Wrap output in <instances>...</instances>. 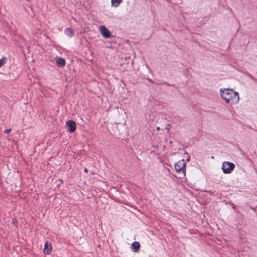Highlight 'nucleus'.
<instances>
[{
    "instance_id": "1",
    "label": "nucleus",
    "mask_w": 257,
    "mask_h": 257,
    "mask_svg": "<svg viewBox=\"0 0 257 257\" xmlns=\"http://www.w3.org/2000/svg\"><path fill=\"white\" fill-rule=\"evenodd\" d=\"M220 95L221 98L230 105L235 104L239 101L238 93L232 89H224L223 90L220 89Z\"/></svg>"
},
{
    "instance_id": "2",
    "label": "nucleus",
    "mask_w": 257,
    "mask_h": 257,
    "mask_svg": "<svg viewBox=\"0 0 257 257\" xmlns=\"http://www.w3.org/2000/svg\"><path fill=\"white\" fill-rule=\"evenodd\" d=\"M185 166L186 163L185 162L184 159H182L176 163L175 164L174 167L175 170L177 173H179L182 172L184 176H185L186 172Z\"/></svg>"
},
{
    "instance_id": "3",
    "label": "nucleus",
    "mask_w": 257,
    "mask_h": 257,
    "mask_svg": "<svg viewBox=\"0 0 257 257\" xmlns=\"http://www.w3.org/2000/svg\"><path fill=\"white\" fill-rule=\"evenodd\" d=\"M235 165L231 162H224L222 163V169L224 174H230L234 170Z\"/></svg>"
},
{
    "instance_id": "4",
    "label": "nucleus",
    "mask_w": 257,
    "mask_h": 257,
    "mask_svg": "<svg viewBox=\"0 0 257 257\" xmlns=\"http://www.w3.org/2000/svg\"><path fill=\"white\" fill-rule=\"evenodd\" d=\"M66 126L68 131L70 133H72L76 131V123L74 120H69L66 122Z\"/></svg>"
},
{
    "instance_id": "5",
    "label": "nucleus",
    "mask_w": 257,
    "mask_h": 257,
    "mask_svg": "<svg viewBox=\"0 0 257 257\" xmlns=\"http://www.w3.org/2000/svg\"><path fill=\"white\" fill-rule=\"evenodd\" d=\"M99 31L102 36L105 38H109L111 36L110 31L104 25L99 27Z\"/></svg>"
},
{
    "instance_id": "6",
    "label": "nucleus",
    "mask_w": 257,
    "mask_h": 257,
    "mask_svg": "<svg viewBox=\"0 0 257 257\" xmlns=\"http://www.w3.org/2000/svg\"><path fill=\"white\" fill-rule=\"evenodd\" d=\"M52 251V246L51 243L46 241L43 249V252L45 254H50Z\"/></svg>"
},
{
    "instance_id": "7",
    "label": "nucleus",
    "mask_w": 257,
    "mask_h": 257,
    "mask_svg": "<svg viewBox=\"0 0 257 257\" xmlns=\"http://www.w3.org/2000/svg\"><path fill=\"white\" fill-rule=\"evenodd\" d=\"M55 61L57 66L60 68H63L66 65V61L64 58L56 57Z\"/></svg>"
},
{
    "instance_id": "8",
    "label": "nucleus",
    "mask_w": 257,
    "mask_h": 257,
    "mask_svg": "<svg viewBox=\"0 0 257 257\" xmlns=\"http://www.w3.org/2000/svg\"><path fill=\"white\" fill-rule=\"evenodd\" d=\"M140 244L138 241H134L131 244V249L134 252H137L140 249Z\"/></svg>"
},
{
    "instance_id": "9",
    "label": "nucleus",
    "mask_w": 257,
    "mask_h": 257,
    "mask_svg": "<svg viewBox=\"0 0 257 257\" xmlns=\"http://www.w3.org/2000/svg\"><path fill=\"white\" fill-rule=\"evenodd\" d=\"M64 33L70 38L73 37L74 35V31L70 28H67L64 30Z\"/></svg>"
},
{
    "instance_id": "10",
    "label": "nucleus",
    "mask_w": 257,
    "mask_h": 257,
    "mask_svg": "<svg viewBox=\"0 0 257 257\" xmlns=\"http://www.w3.org/2000/svg\"><path fill=\"white\" fill-rule=\"evenodd\" d=\"M122 0H111L112 6L117 7L121 2Z\"/></svg>"
},
{
    "instance_id": "11",
    "label": "nucleus",
    "mask_w": 257,
    "mask_h": 257,
    "mask_svg": "<svg viewBox=\"0 0 257 257\" xmlns=\"http://www.w3.org/2000/svg\"><path fill=\"white\" fill-rule=\"evenodd\" d=\"M7 58L6 57H3L0 59V68L4 65L6 63Z\"/></svg>"
},
{
    "instance_id": "12",
    "label": "nucleus",
    "mask_w": 257,
    "mask_h": 257,
    "mask_svg": "<svg viewBox=\"0 0 257 257\" xmlns=\"http://www.w3.org/2000/svg\"><path fill=\"white\" fill-rule=\"evenodd\" d=\"M12 223L14 225H15L16 227H18V221L17 219L14 218L12 220Z\"/></svg>"
},
{
    "instance_id": "13",
    "label": "nucleus",
    "mask_w": 257,
    "mask_h": 257,
    "mask_svg": "<svg viewBox=\"0 0 257 257\" xmlns=\"http://www.w3.org/2000/svg\"><path fill=\"white\" fill-rule=\"evenodd\" d=\"M248 76L254 81H256L257 79L254 78L253 76H252L251 74H248Z\"/></svg>"
},
{
    "instance_id": "14",
    "label": "nucleus",
    "mask_w": 257,
    "mask_h": 257,
    "mask_svg": "<svg viewBox=\"0 0 257 257\" xmlns=\"http://www.w3.org/2000/svg\"><path fill=\"white\" fill-rule=\"evenodd\" d=\"M11 132V129L9 128V129L5 130L4 131V133L6 134H8L10 133Z\"/></svg>"
},
{
    "instance_id": "15",
    "label": "nucleus",
    "mask_w": 257,
    "mask_h": 257,
    "mask_svg": "<svg viewBox=\"0 0 257 257\" xmlns=\"http://www.w3.org/2000/svg\"><path fill=\"white\" fill-rule=\"evenodd\" d=\"M164 84H165V85H168V86H174V85H175L174 84H173V85H171V84H169L168 83H167V82H164Z\"/></svg>"
},
{
    "instance_id": "16",
    "label": "nucleus",
    "mask_w": 257,
    "mask_h": 257,
    "mask_svg": "<svg viewBox=\"0 0 257 257\" xmlns=\"http://www.w3.org/2000/svg\"><path fill=\"white\" fill-rule=\"evenodd\" d=\"M148 80L149 82H150L151 83H154V81H153L151 79H150V78H148Z\"/></svg>"
},
{
    "instance_id": "17",
    "label": "nucleus",
    "mask_w": 257,
    "mask_h": 257,
    "mask_svg": "<svg viewBox=\"0 0 257 257\" xmlns=\"http://www.w3.org/2000/svg\"><path fill=\"white\" fill-rule=\"evenodd\" d=\"M84 170V172L86 173H87L88 171V170L86 168H85Z\"/></svg>"
},
{
    "instance_id": "18",
    "label": "nucleus",
    "mask_w": 257,
    "mask_h": 257,
    "mask_svg": "<svg viewBox=\"0 0 257 257\" xmlns=\"http://www.w3.org/2000/svg\"><path fill=\"white\" fill-rule=\"evenodd\" d=\"M256 215H257V213H256Z\"/></svg>"
}]
</instances>
